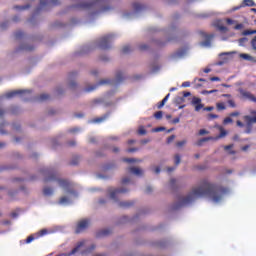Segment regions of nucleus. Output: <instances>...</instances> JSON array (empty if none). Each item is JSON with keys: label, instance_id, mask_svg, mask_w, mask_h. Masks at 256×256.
<instances>
[{"label": "nucleus", "instance_id": "nucleus-1", "mask_svg": "<svg viewBox=\"0 0 256 256\" xmlns=\"http://www.w3.org/2000/svg\"><path fill=\"white\" fill-rule=\"evenodd\" d=\"M229 193V188L209 182L207 179L200 181L199 186L194 187L192 191L186 196L179 198V202L174 206V209L191 205L196 199L200 197H209L214 203H219L224 195Z\"/></svg>", "mask_w": 256, "mask_h": 256}, {"label": "nucleus", "instance_id": "nucleus-2", "mask_svg": "<svg viewBox=\"0 0 256 256\" xmlns=\"http://www.w3.org/2000/svg\"><path fill=\"white\" fill-rule=\"evenodd\" d=\"M42 173L45 175L44 183H49V181H57L58 185L62 187V189L71 188V182L65 179H59V177H57V173H55L53 170H42Z\"/></svg>", "mask_w": 256, "mask_h": 256}, {"label": "nucleus", "instance_id": "nucleus-3", "mask_svg": "<svg viewBox=\"0 0 256 256\" xmlns=\"http://www.w3.org/2000/svg\"><path fill=\"white\" fill-rule=\"evenodd\" d=\"M108 1L109 0H94V2L74 5L72 9H78V11H93V9H97V5L100 3H107Z\"/></svg>", "mask_w": 256, "mask_h": 256}, {"label": "nucleus", "instance_id": "nucleus-4", "mask_svg": "<svg viewBox=\"0 0 256 256\" xmlns=\"http://www.w3.org/2000/svg\"><path fill=\"white\" fill-rule=\"evenodd\" d=\"M111 39H113L112 35L102 37L98 43L100 49H103L104 51L107 49H111Z\"/></svg>", "mask_w": 256, "mask_h": 256}, {"label": "nucleus", "instance_id": "nucleus-5", "mask_svg": "<svg viewBox=\"0 0 256 256\" xmlns=\"http://www.w3.org/2000/svg\"><path fill=\"white\" fill-rule=\"evenodd\" d=\"M109 193H110V198H112L114 201H117V197H119V195L124 193H129V190L125 188H116L113 190H109Z\"/></svg>", "mask_w": 256, "mask_h": 256}, {"label": "nucleus", "instance_id": "nucleus-6", "mask_svg": "<svg viewBox=\"0 0 256 256\" xmlns=\"http://www.w3.org/2000/svg\"><path fill=\"white\" fill-rule=\"evenodd\" d=\"M87 227H89V220L83 219L80 222H78L75 233L79 234V233L85 231V229H87Z\"/></svg>", "mask_w": 256, "mask_h": 256}, {"label": "nucleus", "instance_id": "nucleus-7", "mask_svg": "<svg viewBox=\"0 0 256 256\" xmlns=\"http://www.w3.org/2000/svg\"><path fill=\"white\" fill-rule=\"evenodd\" d=\"M25 93H31L29 90H14L11 92H7L5 94L6 99H13V97H17V95H25Z\"/></svg>", "mask_w": 256, "mask_h": 256}, {"label": "nucleus", "instance_id": "nucleus-8", "mask_svg": "<svg viewBox=\"0 0 256 256\" xmlns=\"http://www.w3.org/2000/svg\"><path fill=\"white\" fill-rule=\"evenodd\" d=\"M46 5H49V7H57V5H61V1H59V0H40L41 7H46Z\"/></svg>", "mask_w": 256, "mask_h": 256}, {"label": "nucleus", "instance_id": "nucleus-9", "mask_svg": "<svg viewBox=\"0 0 256 256\" xmlns=\"http://www.w3.org/2000/svg\"><path fill=\"white\" fill-rule=\"evenodd\" d=\"M109 83H111V80H101L96 85L85 88L84 91L85 93H91V91H95L99 85H108Z\"/></svg>", "mask_w": 256, "mask_h": 256}, {"label": "nucleus", "instance_id": "nucleus-10", "mask_svg": "<svg viewBox=\"0 0 256 256\" xmlns=\"http://www.w3.org/2000/svg\"><path fill=\"white\" fill-rule=\"evenodd\" d=\"M191 105L195 107V111L197 112H199L204 107V105L201 103V98L195 96L192 98Z\"/></svg>", "mask_w": 256, "mask_h": 256}, {"label": "nucleus", "instance_id": "nucleus-11", "mask_svg": "<svg viewBox=\"0 0 256 256\" xmlns=\"http://www.w3.org/2000/svg\"><path fill=\"white\" fill-rule=\"evenodd\" d=\"M240 95L244 98V99H249V101H254L256 102V98L253 94H251V92L244 90V89H240L239 90Z\"/></svg>", "mask_w": 256, "mask_h": 256}, {"label": "nucleus", "instance_id": "nucleus-12", "mask_svg": "<svg viewBox=\"0 0 256 256\" xmlns=\"http://www.w3.org/2000/svg\"><path fill=\"white\" fill-rule=\"evenodd\" d=\"M202 35L206 39L205 41L201 42L202 47H211V39H213L215 35H207L206 33H202Z\"/></svg>", "mask_w": 256, "mask_h": 256}, {"label": "nucleus", "instance_id": "nucleus-13", "mask_svg": "<svg viewBox=\"0 0 256 256\" xmlns=\"http://www.w3.org/2000/svg\"><path fill=\"white\" fill-rule=\"evenodd\" d=\"M252 115H254V116L253 117L244 116V120L248 127H251V125H253V123H256V112H252Z\"/></svg>", "mask_w": 256, "mask_h": 256}, {"label": "nucleus", "instance_id": "nucleus-14", "mask_svg": "<svg viewBox=\"0 0 256 256\" xmlns=\"http://www.w3.org/2000/svg\"><path fill=\"white\" fill-rule=\"evenodd\" d=\"M132 7H133L135 13H141V11H145V9H146L145 5H143L139 2H134L132 4Z\"/></svg>", "mask_w": 256, "mask_h": 256}, {"label": "nucleus", "instance_id": "nucleus-15", "mask_svg": "<svg viewBox=\"0 0 256 256\" xmlns=\"http://www.w3.org/2000/svg\"><path fill=\"white\" fill-rule=\"evenodd\" d=\"M129 173H132L133 175H137L138 177H141L143 175V170L137 167H130L128 168Z\"/></svg>", "mask_w": 256, "mask_h": 256}, {"label": "nucleus", "instance_id": "nucleus-16", "mask_svg": "<svg viewBox=\"0 0 256 256\" xmlns=\"http://www.w3.org/2000/svg\"><path fill=\"white\" fill-rule=\"evenodd\" d=\"M214 25L221 33H227L229 31L227 26L222 25L220 21L216 22Z\"/></svg>", "mask_w": 256, "mask_h": 256}, {"label": "nucleus", "instance_id": "nucleus-17", "mask_svg": "<svg viewBox=\"0 0 256 256\" xmlns=\"http://www.w3.org/2000/svg\"><path fill=\"white\" fill-rule=\"evenodd\" d=\"M133 205H135L134 201L120 202L119 203V207H121L122 209H129V207H133Z\"/></svg>", "mask_w": 256, "mask_h": 256}, {"label": "nucleus", "instance_id": "nucleus-18", "mask_svg": "<svg viewBox=\"0 0 256 256\" xmlns=\"http://www.w3.org/2000/svg\"><path fill=\"white\" fill-rule=\"evenodd\" d=\"M213 136H209V137H205V138H201L200 140H198L196 142L197 147H201L203 145V143H206V141H213Z\"/></svg>", "mask_w": 256, "mask_h": 256}, {"label": "nucleus", "instance_id": "nucleus-19", "mask_svg": "<svg viewBox=\"0 0 256 256\" xmlns=\"http://www.w3.org/2000/svg\"><path fill=\"white\" fill-rule=\"evenodd\" d=\"M107 11H111V7L103 6L99 10H96V11L92 12V15H97L98 13H105Z\"/></svg>", "mask_w": 256, "mask_h": 256}, {"label": "nucleus", "instance_id": "nucleus-20", "mask_svg": "<svg viewBox=\"0 0 256 256\" xmlns=\"http://www.w3.org/2000/svg\"><path fill=\"white\" fill-rule=\"evenodd\" d=\"M107 235H111L110 229H104L97 233V237H107Z\"/></svg>", "mask_w": 256, "mask_h": 256}, {"label": "nucleus", "instance_id": "nucleus-21", "mask_svg": "<svg viewBox=\"0 0 256 256\" xmlns=\"http://www.w3.org/2000/svg\"><path fill=\"white\" fill-rule=\"evenodd\" d=\"M43 195L45 197H51V195H53V188H50V187H45L43 189Z\"/></svg>", "mask_w": 256, "mask_h": 256}, {"label": "nucleus", "instance_id": "nucleus-22", "mask_svg": "<svg viewBox=\"0 0 256 256\" xmlns=\"http://www.w3.org/2000/svg\"><path fill=\"white\" fill-rule=\"evenodd\" d=\"M227 135V131L225 129L221 128L220 129V134L216 137H213V141H217L218 139H223Z\"/></svg>", "mask_w": 256, "mask_h": 256}, {"label": "nucleus", "instance_id": "nucleus-23", "mask_svg": "<svg viewBox=\"0 0 256 256\" xmlns=\"http://www.w3.org/2000/svg\"><path fill=\"white\" fill-rule=\"evenodd\" d=\"M169 97H171V94H167L163 100L158 104V109H161L165 106V104L167 103V101H169Z\"/></svg>", "mask_w": 256, "mask_h": 256}, {"label": "nucleus", "instance_id": "nucleus-24", "mask_svg": "<svg viewBox=\"0 0 256 256\" xmlns=\"http://www.w3.org/2000/svg\"><path fill=\"white\" fill-rule=\"evenodd\" d=\"M123 81H125V76H123V72H117L116 83H121Z\"/></svg>", "mask_w": 256, "mask_h": 256}, {"label": "nucleus", "instance_id": "nucleus-25", "mask_svg": "<svg viewBox=\"0 0 256 256\" xmlns=\"http://www.w3.org/2000/svg\"><path fill=\"white\" fill-rule=\"evenodd\" d=\"M243 6L244 7H255V2L253 0H244Z\"/></svg>", "mask_w": 256, "mask_h": 256}, {"label": "nucleus", "instance_id": "nucleus-26", "mask_svg": "<svg viewBox=\"0 0 256 256\" xmlns=\"http://www.w3.org/2000/svg\"><path fill=\"white\" fill-rule=\"evenodd\" d=\"M131 51H132L131 46L126 45V46H124V47L122 48L121 53H122L123 55H127V53H131Z\"/></svg>", "mask_w": 256, "mask_h": 256}, {"label": "nucleus", "instance_id": "nucleus-27", "mask_svg": "<svg viewBox=\"0 0 256 256\" xmlns=\"http://www.w3.org/2000/svg\"><path fill=\"white\" fill-rule=\"evenodd\" d=\"M108 115L102 116L100 118H96L94 120H92V123H103V121H105V119H107Z\"/></svg>", "mask_w": 256, "mask_h": 256}, {"label": "nucleus", "instance_id": "nucleus-28", "mask_svg": "<svg viewBox=\"0 0 256 256\" xmlns=\"http://www.w3.org/2000/svg\"><path fill=\"white\" fill-rule=\"evenodd\" d=\"M216 108L218 109V111H225V109H227V107H225V103L223 102L217 103Z\"/></svg>", "mask_w": 256, "mask_h": 256}, {"label": "nucleus", "instance_id": "nucleus-29", "mask_svg": "<svg viewBox=\"0 0 256 256\" xmlns=\"http://www.w3.org/2000/svg\"><path fill=\"white\" fill-rule=\"evenodd\" d=\"M48 99H50L49 94H41V95L38 97V101H48Z\"/></svg>", "mask_w": 256, "mask_h": 256}, {"label": "nucleus", "instance_id": "nucleus-30", "mask_svg": "<svg viewBox=\"0 0 256 256\" xmlns=\"http://www.w3.org/2000/svg\"><path fill=\"white\" fill-rule=\"evenodd\" d=\"M124 163H139V160L135 158H123Z\"/></svg>", "mask_w": 256, "mask_h": 256}, {"label": "nucleus", "instance_id": "nucleus-31", "mask_svg": "<svg viewBox=\"0 0 256 256\" xmlns=\"http://www.w3.org/2000/svg\"><path fill=\"white\" fill-rule=\"evenodd\" d=\"M154 117L158 121H161V119H163V111H158V112L154 113Z\"/></svg>", "mask_w": 256, "mask_h": 256}, {"label": "nucleus", "instance_id": "nucleus-32", "mask_svg": "<svg viewBox=\"0 0 256 256\" xmlns=\"http://www.w3.org/2000/svg\"><path fill=\"white\" fill-rule=\"evenodd\" d=\"M256 34V30H244L242 32V35L247 36V35H255Z\"/></svg>", "mask_w": 256, "mask_h": 256}, {"label": "nucleus", "instance_id": "nucleus-33", "mask_svg": "<svg viewBox=\"0 0 256 256\" xmlns=\"http://www.w3.org/2000/svg\"><path fill=\"white\" fill-rule=\"evenodd\" d=\"M138 135H147V130L144 126H140L138 129Z\"/></svg>", "mask_w": 256, "mask_h": 256}, {"label": "nucleus", "instance_id": "nucleus-34", "mask_svg": "<svg viewBox=\"0 0 256 256\" xmlns=\"http://www.w3.org/2000/svg\"><path fill=\"white\" fill-rule=\"evenodd\" d=\"M5 125H7V123H5V122L1 123V125H0V135H7V131H5L3 129V127H5Z\"/></svg>", "mask_w": 256, "mask_h": 256}, {"label": "nucleus", "instance_id": "nucleus-35", "mask_svg": "<svg viewBox=\"0 0 256 256\" xmlns=\"http://www.w3.org/2000/svg\"><path fill=\"white\" fill-rule=\"evenodd\" d=\"M24 35L23 31H17L15 33V39H23Z\"/></svg>", "mask_w": 256, "mask_h": 256}, {"label": "nucleus", "instance_id": "nucleus-36", "mask_svg": "<svg viewBox=\"0 0 256 256\" xmlns=\"http://www.w3.org/2000/svg\"><path fill=\"white\" fill-rule=\"evenodd\" d=\"M68 202H69V198H67L65 196L61 197L59 200L60 205H65V203H68Z\"/></svg>", "mask_w": 256, "mask_h": 256}, {"label": "nucleus", "instance_id": "nucleus-37", "mask_svg": "<svg viewBox=\"0 0 256 256\" xmlns=\"http://www.w3.org/2000/svg\"><path fill=\"white\" fill-rule=\"evenodd\" d=\"M70 165H79V156H75L70 162Z\"/></svg>", "mask_w": 256, "mask_h": 256}, {"label": "nucleus", "instance_id": "nucleus-38", "mask_svg": "<svg viewBox=\"0 0 256 256\" xmlns=\"http://www.w3.org/2000/svg\"><path fill=\"white\" fill-rule=\"evenodd\" d=\"M185 53H187V50L183 49V50H178L176 52V57H183V55H185Z\"/></svg>", "mask_w": 256, "mask_h": 256}, {"label": "nucleus", "instance_id": "nucleus-39", "mask_svg": "<svg viewBox=\"0 0 256 256\" xmlns=\"http://www.w3.org/2000/svg\"><path fill=\"white\" fill-rule=\"evenodd\" d=\"M241 59H245L246 61H251L252 57L249 54H240Z\"/></svg>", "mask_w": 256, "mask_h": 256}, {"label": "nucleus", "instance_id": "nucleus-40", "mask_svg": "<svg viewBox=\"0 0 256 256\" xmlns=\"http://www.w3.org/2000/svg\"><path fill=\"white\" fill-rule=\"evenodd\" d=\"M21 49L23 51H33V49H35L34 46H22Z\"/></svg>", "mask_w": 256, "mask_h": 256}, {"label": "nucleus", "instance_id": "nucleus-41", "mask_svg": "<svg viewBox=\"0 0 256 256\" xmlns=\"http://www.w3.org/2000/svg\"><path fill=\"white\" fill-rule=\"evenodd\" d=\"M29 5L25 6H14V9H19L20 11H25V9H29Z\"/></svg>", "mask_w": 256, "mask_h": 256}, {"label": "nucleus", "instance_id": "nucleus-42", "mask_svg": "<svg viewBox=\"0 0 256 256\" xmlns=\"http://www.w3.org/2000/svg\"><path fill=\"white\" fill-rule=\"evenodd\" d=\"M175 185H177V180L175 178H172L170 180V187H171V189H175Z\"/></svg>", "mask_w": 256, "mask_h": 256}, {"label": "nucleus", "instance_id": "nucleus-43", "mask_svg": "<svg viewBox=\"0 0 256 256\" xmlns=\"http://www.w3.org/2000/svg\"><path fill=\"white\" fill-rule=\"evenodd\" d=\"M175 165H179L181 163V156L179 154L175 155Z\"/></svg>", "mask_w": 256, "mask_h": 256}, {"label": "nucleus", "instance_id": "nucleus-44", "mask_svg": "<svg viewBox=\"0 0 256 256\" xmlns=\"http://www.w3.org/2000/svg\"><path fill=\"white\" fill-rule=\"evenodd\" d=\"M228 105L229 107H232V109H235V107H237V104H235L234 100H228Z\"/></svg>", "mask_w": 256, "mask_h": 256}, {"label": "nucleus", "instance_id": "nucleus-45", "mask_svg": "<svg viewBox=\"0 0 256 256\" xmlns=\"http://www.w3.org/2000/svg\"><path fill=\"white\" fill-rule=\"evenodd\" d=\"M224 125H228V123H233V119L231 117H226L223 121Z\"/></svg>", "mask_w": 256, "mask_h": 256}, {"label": "nucleus", "instance_id": "nucleus-46", "mask_svg": "<svg viewBox=\"0 0 256 256\" xmlns=\"http://www.w3.org/2000/svg\"><path fill=\"white\" fill-rule=\"evenodd\" d=\"M187 144V140H182V141H179L176 143V146L177 147H183V145H186Z\"/></svg>", "mask_w": 256, "mask_h": 256}, {"label": "nucleus", "instance_id": "nucleus-47", "mask_svg": "<svg viewBox=\"0 0 256 256\" xmlns=\"http://www.w3.org/2000/svg\"><path fill=\"white\" fill-rule=\"evenodd\" d=\"M140 51H147L149 49V46L146 44H142L139 46Z\"/></svg>", "mask_w": 256, "mask_h": 256}, {"label": "nucleus", "instance_id": "nucleus-48", "mask_svg": "<svg viewBox=\"0 0 256 256\" xmlns=\"http://www.w3.org/2000/svg\"><path fill=\"white\" fill-rule=\"evenodd\" d=\"M173 141H175V135H171L170 137L167 138L168 145H169V143H173Z\"/></svg>", "mask_w": 256, "mask_h": 256}, {"label": "nucleus", "instance_id": "nucleus-49", "mask_svg": "<svg viewBox=\"0 0 256 256\" xmlns=\"http://www.w3.org/2000/svg\"><path fill=\"white\" fill-rule=\"evenodd\" d=\"M160 131H165V127H157V128H154L153 130L154 133H160Z\"/></svg>", "mask_w": 256, "mask_h": 256}, {"label": "nucleus", "instance_id": "nucleus-50", "mask_svg": "<svg viewBox=\"0 0 256 256\" xmlns=\"http://www.w3.org/2000/svg\"><path fill=\"white\" fill-rule=\"evenodd\" d=\"M198 134L199 135H209V131H207L205 129H200Z\"/></svg>", "mask_w": 256, "mask_h": 256}, {"label": "nucleus", "instance_id": "nucleus-51", "mask_svg": "<svg viewBox=\"0 0 256 256\" xmlns=\"http://www.w3.org/2000/svg\"><path fill=\"white\" fill-rule=\"evenodd\" d=\"M217 91H218L217 89L210 90V91H207V90H206V91L203 92V94H204V95H211V93H217Z\"/></svg>", "mask_w": 256, "mask_h": 256}, {"label": "nucleus", "instance_id": "nucleus-52", "mask_svg": "<svg viewBox=\"0 0 256 256\" xmlns=\"http://www.w3.org/2000/svg\"><path fill=\"white\" fill-rule=\"evenodd\" d=\"M226 23H227V25H234L235 20H233V19H231V18H227V19H226Z\"/></svg>", "mask_w": 256, "mask_h": 256}, {"label": "nucleus", "instance_id": "nucleus-53", "mask_svg": "<svg viewBox=\"0 0 256 256\" xmlns=\"http://www.w3.org/2000/svg\"><path fill=\"white\" fill-rule=\"evenodd\" d=\"M129 181H131V179H129V177H125L122 179L121 183L122 185H126V183H129Z\"/></svg>", "mask_w": 256, "mask_h": 256}, {"label": "nucleus", "instance_id": "nucleus-54", "mask_svg": "<svg viewBox=\"0 0 256 256\" xmlns=\"http://www.w3.org/2000/svg\"><path fill=\"white\" fill-rule=\"evenodd\" d=\"M93 103H94V105H99V103H103V99H101V98L95 99V100H93Z\"/></svg>", "mask_w": 256, "mask_h": 256}, {"label": "nucleus", "instance_id": "nucleus-55", "mask_svg": "<svg viewBox=\"0 0 256 256\" xmlns=\"http://www.w3.org/2000/svg\"><path fill=\"white\" fill-rule=\"evenodd\" d=\"M70 89H75L77 87V83L75 81L70 82L69 84Z\"/></svg>", "mask_w": 256, "mask_h": 256}, {"label": "nucleus", "instance_id": "nucleus-56", "mask_svg": "<svg viewBox=\"0 0 256 256\" xmlns=\"http://www.w3.org/2000/svg\"><path fill=\"white\" fill-rule=\"evenodd\" d=\"M183 101H184V98H183V97H179V96H178V97L175 98V102H176V103H183Z\"/></svg>", "mask_w": 256, "mask_h": 256}, {"label": "nucleus", "instance_id": "nucleus-57", "mask_svg": "<svg viewBox=\"0 0 256 256\" xmlns=\"http://www.w3.org/2000/svg\"><path fill=\"white\" fill-rule=\"evenodd\" d=\"M35 240V237L33 236H28L27 239H26V243H31L32 241Z\"/></svg>", "mask_w": 256, "mask_h": 256}, {"label": "nucleus", "instance_id": "nucleus-58", "mask_svg": "<svg viewBox=\"0 0 256 256\" xmlns=\"http://www.w3.org/2000/svg\"><path fill=\"white\" fill-rule=\"evenodd\" d=\"M179 121H181V118L176 117V118H174V119L172 120V123H173V125H177V123H179Z\"/></svg>", "mask_w": 256, "mask_h": 256}, {"label": "nucleus", "instance_id": "nucleus-59", "mask_svg": "<svg viewBox=\"0 0 256 256\" xmlns=\"http://www.w3.org/2000/svg\"><path fill=\"white\" fill-rule=\"evenodd\" d=\"M243 28V24H237L236 26H234V29L236 30V31H239V30H241Z\"/></svg>", "mask_w": 256, "mask_h": 256}, {"label": "nucleus", "instance_id": "nucleus-60", "mask_svg": "<svg viewBox=\"0 0 256 256\" xmlns=\"http://www.w3.org/2000/svg\"><path fill=\"white\" fill-rule=\"evenodd\" d=\"M9 25V22H3L0 27L1 29H7V26Z\"/></svg>", "mask_w": 256, "mask_h": 256}, {"label": "nucleus", "instance_id": "nucleus-61", "mask_svg": "<svg viewBox=\"0 0 256 256\" xmlns=\"http://www.w3.org/2000/svg\"><path fill=\"white\" fill-rule=\"evenodd\" d=\"M182 87H191V82L189 81L183 82Z\"/></svg>", "mask_w": 256, "mask_h": 256}, {"label": "nucleus", "instance_id": "nucleus-62", "mask_svg": "<svg viewBox=\"0 0 256 256\" xmlns=\"http://www.w3.org/2000/svg\"><path fill=\"white\" fill-rule=\"evenodd\" d=\"M210 81L215 82V81H221V78L214 76L210 78Z\"/></svg>", "mask_w": 256, "mask_h": 256}, {"label": "nucleus", "instance_id": "nucleus-63", "mask_svg": "<svg viewBox=\"0 0 256 256\" xmlns=\"http://www.w3.org/2000/svg\"><path fill=\"white\" fill-rule=\"evenodd\" d=\"M215 108L213 106H208L203 108L204 111H213Z\"/></svg>", "mask_w": 256, "mask_h": 256}, {"label": "nucleus", "instance_id": "nucleus-64", "mask_svg": "<svg viewBox=\"0 0 256 256\" xmlns=\"http://www.w3.org/2000/svg\"><path fill=\"white\" fill-rule=\"evenodd\" d=\"M230 117H239V112H232L231 114H230Z\"/></svg>", "mask_w": 256, "mask_h": 256}]
</instances>
